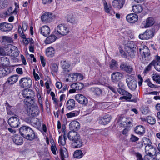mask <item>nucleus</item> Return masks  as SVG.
I'll list each match as a JSON object with an SVG mask.
<instances>
[{"mask_svg": "<svg viewBox=\"0 0 160 160\" xmlns=\"http://www.w3.org/2000/svg\"><path fill=\"white\" fill-rule=\"evenodd\" d=\"M68 137L69 139L72 141L71 144L73 148H80L82 145V141L77 132L70 131L68 133Z\"/></svg>", "mask_w": 160, "mask_h": 160, "instance_id": "1", "label": "nucleus"}, {"mask_svg": "<svg viewBox=\"0 0 160 160\" xmlns=\"http://www.w3.org/2000/svg\"><path fill=\"white\" fill-rule=\"evenodd\" d=\"M20 133L28 140H32L36 137V135L33 130L30 127L23 126L19 129Z\"/></svg>", "mask_w": 160, "mask_h": 160, "instance_id": "2", "label": "nucleus"}, {"mask_svg": "<svg viewBox=\"0 0 160 160\" xmlns=\"http://www.w3.org/2000/svg\"><path fill=\"white\" fill-rule=\"evenodd\" d=\"M19 84L22 88H29L32 84V80L29 77H24L19 80Z\"/></svg>", "mask_w": 160, "mask_h": 160, "instance_id": "3", "label": "nucleus"}, {"mask_svg": "<svg viewBox=\"0 0 160 160\" xmlns=\"http://www.w3.org/2000/svg\"><path fill=\"white\" fill-rule=\"evenodd\" d=\"M57 31L58 33L62 36L67 35L69 32L68 27L63 24H60L57 26Z\"/></svg>", "mask_w": 160, "mask_h": 160, "instance_id": "4", "label": "nucleus"}, {"mask_svg": "<svg viewBox=\"0 0 160 160\" xmlns=\"http://www.w3.org/2000/svg\"><path fill=\"white\" fill-rule=\"evenodd\" d=\"M154 33V30L153 29L147 30L143 34H140L139 37L141 39L148 40L152 38Z\"/></svg>", "mask_w": 160, "mask_h": 160, "instance_id": "5", "label": "nucleus"}, {"mask_svg": "<svg viewBox=\"0 0 160 160\" xmlns=\"http://www.w3.org/2000/svg\"><path fill=\"white\" fill-rule=\"evenodd\" d=\"M126 82L128 88L132 90H134L137 86V81L134 79L133 77L131 75L128 76L126 80Z\"/></svg>", "mask_w": 160, "mask_h": 160, "instance_id": "6", "label": "nucleus"}, {"mask_svg": "<svg viewBox=\"0 0 160 160\" xmlns=\"http://www.w3.org/2000/svg\"><path fill=\"white\" fill-rule=\"evenodd\" d=\"M27 112L28 115L32 117L37 116L39 113L38 107L35 106H31L27 108Z\"/></svg>", "mask_w": 160, "mask_h": 160, "instance_id": "7", "label": "nucleus"}, {"mask_svg": "<svg viewBox=\"0 0 160 160\" xmlns=\"http://www.w3.org/2000/svg\"><path fill=\"white\" fill-rule=\"evenodd\" d=\"M5 106L7 114L10 115L16 116L17 113V109L13 106H11L8 103L6 102L5 103Z\"/></svg>", "mask_w": 160, "mask_h": 160, "instance_id": "8", "label": "nucleus"}, {"mask_svg": "<svg viewBox=\"0 0 160 160\" xmlns=\"http://www.w3.org/2000/svg\"><path fill=\"white\" fill-rule=\"evenodd\" d=\"M8 122L9 125L14 128L18 127L20 124L19 119L16 117H10L8 119Z\"/></svg>", "mask_w": 160, "mask_h": 160, "instance_id": "9", "label": "nucleus"}, {"mask_svg": "<svg viewBox=\"0 0 160 160\" xmlns=\"http://www.w3.org/2000/svg\"><path fill=\"white\" fill-rule=\"evenodd\" d=\"M83 87V84L81 83H73L71 85L72 89L69 90V92L71 93H75L77 90L82 89Z\"/></svg>", "mask_w": 160, "mask_h": 160, "instance_id": "10", "label": "nucleus"}, {"mask_svg": "<svg viewBox=\"0 0 160 160\" xmlns=\"http://www.w3.org/2000/svg\"><path fill=\"white\" fill-rule=\"evenodd\" d=\"M118 91L120 94L124 95L122 97L124 99L128 101L131 99L132 97V95L131 93L123 89L119 88L118 89Z\"/></svg>", "mask_w": 160, "mask_h": 160, "instance_id": "11", "label": "nucleus"}, {"mask_svg": "<svg viewBox=\"0 0 160 160\" xmlns=\"http://www.w3.org/2000/svg\"><path fill=\"white\" fill-rule=\"evenodd\" d=\"M75 99L80 103L86 105L88 103V100L87 98L82 94H77L75 96Z\"/></svg>", "mask_w": 160, "mask_h": 160, "instance_id": "12", "label": "nucleus"}, {"mask_svg": "<svg viewBox=\"0 0 160 160\" xmlns=\"http://www.w3.org/2000/svg\"><path fill=\"white\" fill-rule=\"evenodd\" d=\"M22 94L25 98H33L35 96L34 92L30 89H25L23 90L22 92Z\"/></svg>", "mask_w": 160, "mask_h": 160, "instance_id": "13", "label": "nucleus"}, {"mask_svg": "<svg viewBox=\"0 0 160 160\" xmlns=\"http://www.w3.org/2000/svg\"><path fill=\"white\" fill-rule=\"evenodd\" d=\"M126 18L128 22L133 23L137 21L138 19V17L136 14L132 13L128 15Z\"/></svg>", "mask_w": 160, "mask_h": 160, "instance_id": "14", "label": "nucleus"}, {"mask_svg": "<svg viewBox=\"0 0 160 160\" xmlns=\"http://www.w3.org/2000/svg\"><path fill=\"white\" fill-rule=\"evenodd\" d=\"M12 27V25L10 23L5 22L0 24V30L3 32L10 31Z\"/></svg>", "mask_w": 160, "mask_h": 160, "instance_id": "15", "label": "nucleus"}, {"mask_svg": "<svg viewBox=\"0 0 160 160\" xmlns=\"http://www.w3.org/2000/svg\"><path fill=\"white\" fill-rule=\"evenodd\" d=\"M61 63V67L63 69V73L65 74H68L70 71L69 67L70 65V63L66 61H62Z\"/></svg>", "mask_w": 160, "mask_h": 160, "instance_id": "16", "label": "nucleus"}, {"mask_svg": "<svg viewBox=\"0 0 160 160\" xmlns=\"http://www.w3.org/2000/svg\"><path fill=\"white\" fill-rule=\"evenodd\" d=\"M18 78V76L17 75L15 74L12 75L8 78L5 83H8L11 85H13L17 82Z\"/></svg>", "mask_w": 160, "mask_h": 160, "instance_id": "17", "label": "nucleus"}, {"mask_svg": "<svg viewBox=\"0 0 160 160\" xmlns=\"http://www.w3.org/2000/svg\"><path fill=\"white\" fill-rule=\"evenodd\" d=\"M124 1L123 0H114L112 2V5L114 8L120 9L122 8Z\"/></svg>", "mask_w": 160, "mask_h": 160, "instance_id": "18", "label": "nucleus"}, {"mask_svg": "<svg viewBox=\"0 0 160 160\" xmlns=\"http://www.w3.org/2000/svg\"><path fill=\"white\" fill-rule=\"evenodd\" d=\"M123 77L122 74L118 72H113L112 74V80L114 82H116Z\"/></svg>", "mask_w": 160, "mask_h": 160, "instance_id": "19", "label": "nucleus"}, {"mask_svg": "<svg viewBox=\"0 0 160 160\" xmlns=\"http://www.w3.org/2000/svg\"><path fill=\"white\" fill-rule=\"evenodd\" d=\"M12 139L14 142L17 145H21L23 143V138L19 135H15L13 136Z\"/></svg>", "mask_w": 160, "mask_h": 160, "instance_id": "20", "label": "nucleus"}, {"mask_svg": "<svg viewBox=\"0 0 160 160\" xmlns=\"http://www.w3.org/2000/svg\"><path fill=\"white\" fill-rule=\"evenodd\" d=\"M139 52L140 54L144 58L148 57L150 55L149 50L146 46L142 48H140Z\"/></svg>", "mask_w": 160, "mask_h": 160, "instance_id": "21", "label": "nucleus"}, {"mask_svg": "<svg viewBox=\"0 0 160 160\" xmlns=\"http://www.w3.org/2000/svg\"><path fill=\"white\" fill-rule=\"evenodd\" d=\"M52 15L49 12H45L41 17V19L43 22H49L51 20Z\"/></svg>", "mask_w": 160, "mask_h": 160, "instance_id": "22", "label": "nucleus"}, {"mask_svg": "<svg viewBox=\"0 0 160 160\" xmlns=\"http://www.w3.org/2000/svg\"><path fill=\"white\" fill-rule=\"evenodd\" d=\"M154 66L155 69L158 71L160 72V57L158 55L155 56Z\"/></svg>", "mask_w": 160, "mask_h": 160, "instance_id": "23", "label": "nucleus"}, {"mask_svg": "<svg viewBox=\"0 0 160 160\" xmlns=\"http://www.w3.org/2000/svg\"><path fill=\"white\" fill-rule=\"evenodd\" d=\"M50 30L48 26H43L40 29L41 33L44 36H47L49 34Z\"/></svg>", "mask_w": 160, "mask_h": 160, "instance_id": "24", "label": "nucleus"}, {"mask_svg": "<svg viewBox=\"0 0 160 160\" xmlns=\"http://www.w3.org/2000/svg\"><path fill=\"white\" fill-rule=\"evenodd\" d=\"M111 120L108 115H106L103 117L99 119V123L102 125H106L110 122Z\"/></svg>", "mask_w": 160, "mask_h": 160, "instance_id": "25", "label": "nucleus"}, {"mask_svg": "<svg viewBox=\"0 0 160 160\" xmlns=\"http://www.w3.org/2000/svg\"><path fill=\"white\" fill-rule=\"evenodd\" d=\"M69 127L71 129L77 131L79 129L80 126L78 122L76 121H73L70 123Z\"/></svg>", "mask_w": 160, "mask_h": 160, "instance_id": "26", "label": "nucleus"}, {"mask_svg": "<svg viewBox=\"0 0 160 160\" xmlns=\"http://www.w3.org/2000/svg\"><path fill=\"white\" fill-rule=\"evenodd\" d=\"M67 108L70 110L73 109L75 106V101L73 99H70L66 102Z\"/></svg>", "mask_w": 160, "mask_h": 160, "instance_id": "27", "label": "nucleus"}, {"mask_svg": "<svg viewBox=\"0 0 160 160\" xmlns=\"http://www.w3.org/2000/svg\"><path fill=\"white\" fill-rule=\"evenodd\" d=\"M132 11L135 13H140L142 11L143 7L142 5H134L132 7Z\"/></svg>", "mask_w": 160, "mask_h": 160, "instance_id": "28", "label": "nucleus"}, {"mask_svg": "<svg viewBox=\"0 0 160 160\" xmlns=\"http://www.w3.org/2000/svg\"><path fill=\"white\" fill-rule=\"evenodd\" d=\"M55 53V50L53 48L49 47L47 48L46 50V54L47 56L49 58L53 57Z\"/></svg>", "mask_w": 160, "mask_h": 160, "instance_id": "29", "label": "nucleus"}, {"mask_svg": "<svg viewBox=\"0 0 160 160\" xmlns=\"http://www.w3.org/2000/svg\"><path fill=\"white\" fill-rule=\"evenodd\" d=\"M135 131L137 134L142 135L145 132V129L142 126H138L135 128Z\"/></svg>", "mask_w": 160, "mask_h": 160, "instance_id": "30", "label": "nucleus"}, {"mask_svg": "<svg viewBox=\"0 0 160 160\" xmlns=\"http://www.w3.org/2000/svg\"><path fill=\"white\" fill-rule=\"evenodd\" d=\"M24 102L28 106L27 108L32 106L34 103L33 98H25L24 100Z\"/></svg>", "mask_w": 160, "mask_h": 160, "instance_id": "31", "label": "nucleus"}, {"mask_svg": "<svg viewBox=\"0 0 160 160\" xmlns=\"http://www.w3.org/2000/svg\"><path fill=\"white\" fill-rule=\"evenodd\" d=\"M154 19L152 17H149L148 18L146 21V24L145 26V28H146L152 26L154 23Z\"/></svg>", "mask_w": 160, "mask_h": 160, "instance_id": "32", "label": "nucleus"}, {"mask_svg": "<svg viewBox=\"0 0 160 160\" xmlns=\"http://www.w3.org/2000/svg\"><path fill=\"white\" fill-rule=\"evenodd\" d=\"M64 132V135L63 137L60 136L59 137L58 139V142L60 143L62 145H64L66 144V139H67V134L66 132L65 133Z\"/></svg>", "mask_w": 160, "mask_h": 160, "instance_id": "33", "label": "nucleus"}, {"mask_svg": "<svg viewBox=\"0 0 160 160\" xmlns=\"http://www.w3.org/2000/svg\"><path fill=\"white\" fill-rule=\"evenodd\" d=\"M56 39V37L54 35H51L47 37L45 40V43L49 44L54 42Z\"/></svg>", "mask_w": 160, "mask_h": 160, "instance_id": "34", "label": "nucleus"}, {"mask_svg": "<svg viewBox=\"0 0 160 160\" xmlns=\"http://www.w3.org/2000/svg\"><path fill=\"white\" fill-rule=\"evenodd\" d=\"M90 90L97 95H99L102 94V90L99 88H90Z\"/></svg>", "mask_w": 160, "mask_h": 160, "instance_id": "35", "label": "nucleus"}, {"mask_svg": "<svg viewBox=\"0 0 160 160\" xmlns=\"http://www.w3.org/2000/svg\"><path fill=\"white\" fill-rule=\"evenodd\" d=\"M0 62L3 66H6L9 64V59L7 57H2L1 58Z\"/></svg>", "mask_w": 160, "mask_h": 160, "instance_id": "36", "label": "nucleus"}, {"mask_svg": "<svg viewBox=\"0 0 160 160\" xmlns=\"http://www.w3.org/2000/svg\"><path fill=\"white\" fill-rule=\"evenodd\" d=\"M60 153L62 160H64L65 158H67L68 157V152L66 149L64 150L60 149Z\"/></svg>", "mask_w": 160, "mask_h": 160, "instance_id": "37", "label": "nucleus"}, {"mask_svg": "<svg viewBox=\"0 0 160 160\" xmlns=\"http://www.w3.org/2000/svg\"><path fill=\"white\" fill-rule=\"evenodd\" d=\"M83 154L81 150H76L74 152L73 157L74 158H80L83 156Z\"/></svg>", "mask_w": 160, "mask_h": 160, "instance_id": "38", "label": "nucleus"}, {"mask_svg": "<svg viewBox=\"0 0 160 160\" xmlns=\"http://www.w3.org/2000/svg\"><path fill=\"white\" fill-rule=\"evenodd\" d=\"M146 120L151 125L154 124L156 122L155 118L151 116H148L147 117Z\"/></svg>", "mask_w": 160, "mask_h": 160, "instance_id": "39", "label": "nucleus"}, {"mask_svg": "<svg viewBox=\"0 0 160 160\" xmlns=\"http://www.w3.org/2000/svg\"><path fill=\"white\" fill-rule=\"evenodd\" d=\"M67 20L68 22L72 23H76L77 22V20L75 19L73 15L71 14L68 16Z\"/></svg>", "mask_w": 160, "mask_h": 160, "instance_id": "40", "label": "nucleus"}, {"mask_svg": "<svg viewBox=\"0 0 160 160\" xmlns=\"http://www.w3.org/2000/svg\"><path fill=\"white\" fill-rule=\"evenodd\" d=\"M12 49H13V50L11 54V56L13 57H17L19 55V52L18 51L17 48L14 46V47H13Z\"/></svg>", "mask_w": 160, "mask_h": 160, "instance_id": "41", "label": "nucleus"}, {"mask_svg": "<svg viewBox=\"0 0 160 160\" xmlns=\"http://www.w3.org/2000/svg\"><path fill=\"white\" fill-rule=\"evenodd\" d=\"M78 114V111H75L67 113L66 115L68 118H69L77 116Z\"/></svg>", "mask_w": 160, "mask_h": 160, "instance_id": "42", "label": "nucleus"}, {"mask_svg": "<svg viewBox=\"0 0 160 160\" xmlns=\"http://www.w3.org/2000/svg\"><path fill=\"white\" fill-rule=\"evenodd\" d=\"M132 154H134L136 157L137 160H144V158H143L142 154L138 152H135L134 151H131Z\"/></svg>", "mask_w": 160, "mask_h": 160, "instance_id": "43", "label": "nucleus"}, {"mask_svg": "<svg viewBox=\"0 0 160 160\" xmlns=\"http://www.w3.org/2000/svg\"><path fill=\"white\" fill-rule=\"evenodd\" d=\"M155 61L153 60L145 68L144 72L145 73H147L151 69L152 66H154Z\"/></svg>", "mask_w": 160, "mask_h": 160, "instance_id": "44", "label": "nucleus"}, {"mask_svg": "<svg viewBox=\"0 0 160 160\" xmlns=\"http://www.w3.org/2000/svg\"><path fill=\"white\" fill-rule=\"evenodd\" d=\"M7 72L6 69L3 68H0V78L7 75Z\"/></svg>", "mask_w": 160, "mask_h": 160, "instance_id": "45", "label": "nucleus"}, {"mask_svg": "<svg viewBox=\"0 0 160 160\" xmlns=\"http://www.w3.org/2000/svg\"><path fill=\"white\" fill-rule=\"evenodd\" d=\"M3 42H6L8 43H12L13 42L12 39L8 36H4L2 38Z\"/></svg>", "mask_w": 160, "mask_h": 160, "instance_id": "46", "label": "nucleus"}, {"mask_svg": "<svg viewBox=\"0 0 160 160\" xmlns=\"http://www.w3.org/2000/svg\"><path fill=\"white\" fill-rule=\"evenodd\" d=\"M90 107V109L91 111H93L98 108V103L95 101H93L92 103L89 105Z\"/></svg>", "mask_w": 160, "mask_h": 160, "instance_id": "47", "label": "nucleus"}, {"mask_svg": "<svg viewBox=\"0 0 160 160\" xmlns=\"http://www.w3.org/2000/svg\"><path fill=\"white\" fill-rule=\"evenodd\" d=\"M127 118L125 117H123L121 119V125L122 127H124L127 125V121H128Z\"/></svg>", "mask_w": 160, "mask_h": 160, "instance_id": "48", "label": "nucleus"}, {"mask_svg": "<svg viewBox=\"0 0 160 160\" xmlns=\"http://www.w3.org/2000/svg\"><path fill=\"white\" fill-rule=\"evenodd\" d=\"M51 68L52 71L53 72H57L58 71V66L57 64L54 63L51 64Z\"/></svg>", "mask_w": 160, "mask_h": 160, "instance_id": "49", "label": "nucleus"}, {"mask_svg": "<svg viewBox=\"0 0 160 160\" xmlns=\"http://www.w3.org/2000/svg\"><path fill=\"white\" fill-rule=\"evenodd\" d=\"M71 78H70V81L71 82H75L77 80V73H74L70 75Z\"/></svg>", "mask_w": 160, "mask_h": 160, "instance_id": "50", "label": "nucleus"}, {"mask_svg": "<svg viewBox=\"0 0 160 160\" xmlns=\"http://www.w3.org/2000/svg\"><path fill=\"white\" fill-rule=\"evenodd\" d=\"M143 143L146 145H151V142L150 140L148 138H144L143 139Z\"/></svg>", "mask_w": 160, "mask_h": 160, "instance_id": "51", "label": "nucleus"}, {"mask_svg": "<svg viewBox=\"0 0 160 160\" xmlns=\"http://www.w3.org/2000/svg\"><path fill=\"white\" fill-rule=\"evenodd\" d=\"M117 62L114 60L112 59L111 61V64H110V67L111 69H114L117 68Z\"/></svg>", "mask_w": 160, "mask_h": 160, "instance_id": "52", "label": "nucleus"}, {"mask_svg": "<svg viewBox=\"0 0 160 160\" xmlns=\"http://www.w3.org/2000/svg\"><path fill=\"white\" fill-rule=\"evenodd\" d=\"M7 6V1L5 0H0V8H4Z\"/></svg>", "mask_w": 160, "mask_h": 160, "instance_id": "53", "label": "nucleus"}, {"mask_svg": "<svg viewBox=\"0 0 160 160\" xmlns=\"http://www.w3.org/2000/svg\"><path fill=\"white\" fill-rule=\"evenodd\" d=\"M104 4V8L105 12L106 13H109L110 11L111 8V7H108L106 1L105 2Z\"/></svg>", "mask_w": 160, "mask_h": 160, "instance_id": "54", "label": "nucleus"}, {"mask_svg": "<svg viewBox=\"0 0 160 160\" xmlns=\"http://www.w3.org/2000/svg\"><path fill=\"white\" fill-rule=\"evenodd\" d=\"M152 78L157 83L160 84V77L159 76L155 75L153 76Z\"/></svg>", "mask_w": 160, "mask_h": 160, "instance_id": "55", "label": "nucleus"}, {"mask_svg": "<svg viewBox=\"0 0 160 160\" xmlns=\"http://www.w3.org/2000/svg\"><path fill=\"white\" fill-rule=\"evenodd\" d=\"M153 156L149 154H146L144 156V160H153Z\"/></svg>", "mask_w": 160, "mask_h": 160, "instance_id": "56", "label": "nucleus"}, {"mask_svg": "<svg viewBox=\"0 0 160 160\" xmlns=\"http://www.w3.org/2000/svg\"><path fill=\"white\" fill-rule=\"evenodd\" d=\"M134 48V47H131L130 48V51L128 52V55L130 56L132 58H133L134 57V50L133 49Z\"/></svg>", "mask_w": 160, "mask_h": 160, "instance_id": "57", "label": "nucleus"}, {"mask_svg": "<svg viewBox=\"0 0 160 160\" xmlns=\"http://www.w3.org/2000/svg\"><path fill=\"white\" fill-rule=\"evenodd\" d=\"M141 110L142 112L144 114H147L149 112V109L148 107H142L141 108Z\"/></svg>", "mask_w": 160, "mask_h": 160, "instance_id": "58", "label": "nucleus"}, {"mask_svg": "<svg viewBox=\"0 0 160 160\" xmlns=\"http://www.w3.org/2000/svg\"><path fill=\"white\" fill-rule=\"evenodd\" d=\"M13 47H14V46H12L11 45H8L7 47V51L8 50L7 52H8L10 56L13 50V49H12Z\"/></svg>", "mask_w": 160, "mask_h": 160, "instance_id": "59", "label": "nucleus"}, {"mask_svg": "<svg viewBox=\"0 0 160 160\" xmlns=\"http://www.w3.org/2000/svg\"><path fill=\"white\" fill-rule=\"evenodd\" d=\"M156 152V150L155 148H154L153 146H152V148H151L150 150V151L149 152L148 154H149V155H152L153 156L154 155Z\"/></svg>", "mask_w": 160, "mask_h": 160, "instance_id": "60", "label": "nucleus"}, {"mask_svg": "<svg viewBox=\"0 0 160 160\" xmlns=\"http://www.w3.org/2000/svg\"><path fill=\"white\" fill-rule=\"evenodd\" d=\"M38 102L40 105V106L42 108H43V105H42V99L41 97L40 94H38Z\"/></svg>", "mask_w": 160, "mask_h": 160, "instance_id": "61", "label": "nucleus"}, {"mask_svg": "<svg viewBox=\"0 0 160 160\" xmlns=\"http://www.w3.org/2000/svg\"><path fill=\"white\" fill-rule=\"evenodd\" d=\"M152 146L151 145H146L145 147V152L146 154H148L151 148H152Z\"/></svg>", "mask_w": 160, "mask_h": 160, "instance_id": "62", "label": "nucleus"}, {"mask_svg": "<svg viewBox=\"0 0 160 160\" xmlns=\"http://www.w3.org/2000/svg\"><path fill=\"white\" fill-rule=\"evenodd\" d=\"M139 138L134 135H132L130 138V140L132 142H135L138 141Z\"/></svg>", "mask_w": 160, "mask_h": 160, "instance_id": "63", "label": "nucleus"}, {"mask_svg": "<svg viewBox=\"0 0 160 160\" xmlns=\"http://www.w3.org/2000/svg\"><path fill=\"white\" fill-rule=\"evenodd\" d=\"M128 66L127 64L123 62L121 63L120 65V68L123 70L125 71L127 68V67Z\"/></svg>", "mask_w": 160, "mask_h": 160, "instance_id": "64", "label": "nucleus"}]
</instances>
